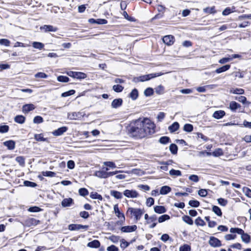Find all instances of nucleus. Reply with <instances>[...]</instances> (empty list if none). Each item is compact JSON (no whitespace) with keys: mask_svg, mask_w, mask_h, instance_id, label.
<instances>
[{"mask_svg":"<svg viewBox=\"0 0 251 251\" xmlns=\"http://www.w3.org/2000/svg\"><path fill=\"white\" fill-rule=\"evenodd\" d=\"M5 146L7 147L8 149L12 150L15 147V142L12 140H9L3 143Z\"/></svg>","mask_w":251,"mask_h":251,"instance_id":"18","label":"nucleus"},{"mask_svg":"<svg viewBox=\"0 0 251 251\" xmlns=\"http://www.w3.org/2000/svg\"><path fill=\"white\" fill-rule=\"evenodd\" d=\"M212 211L218 216H221L222 215L221 209L217 206H213L212 207Z\"/></svg>","mask_w":251,"mask_h":251,"instance_id":"36","label":"nucleus"},{"mask_svg":"<svg viewBox=\"0 0 251 251\" xmlns=\"http://www.w3.org/2000/svg\"><path fill=\"white\" fill-rule=\"evenodd\" d=\"M138 97V91L137 89H134L129 94V97L132 100H135L137 99Z\"/></svg>","mask_w":251,"mask_h":251,"instance_id":"26","label":"nucleus"},{"mask_svg":"<svg viewBox=\"0 0 251 251\" xmlns=\"http://www.w3.org/2000/svg\"><path fill=\"white\" fill-rule=\"evenodd\" d=\"M230 68V65H228V64L226 65L222 66V67L217 69L215 70V72L217 74H220V73L226 71L227 70H229Z\"/></svg>","mask_w":251,"mask_h":251,"instance_id":"22","label":"nucleus"},{"mask_svg":"<svg viewBox=\"0 0 251 251\" xmlns=\"http://www.w3.org/2000/svg\"><path fill=\"white\" fill-rule=\"evenodd\" d=\"M35 108V106L32 104H26L23 106L22 107V111L25 114H27L29 112L33 110Z\"/></svg>","mask_w":251,"mask_h":251,"instance_id":"8","label":"nucleus"},{"mask_svg":"<svg viewBox=\"0 0 251 251\" xmlns=\"http://www.w3.org/2000/svg\"><path fill=\"white\" fill-rule=\"evenodd\" d=\"M170 151L173 154H176L177 152V147L175 144H171L169 147Z\"/></svg>","mask_w":251,"mask_h":251,"instance_id":"34","label":"nucleus"},{"mask_svg":"<svg viewBox=\"0 0 251 251\" xmlns=\"http://www.w3.org/2000/svg\"><path fill=\"white\" fill-rule=\"evenodd\" d=\"M241 239L243 242L246 243H249L251 241V236L247 233H244L241 236Z\"/></svg>","mask_w":251,"mask_h":251,"instance_id":"33","label":"nucleus"},{"mask_svg":"<svg viewBox=\"0 0 251 251\" xmlns=\"http://www.w3.org/2000/svg\"><path fill=\"white\" fill-rule=\"evenodd\" d=\"M182 219L184 222L189 225H192L193 224V220L188 216L185 215L183 216Z\"/></svg>","mask_w":251,"mask_h":251,"instance_id":"37","label":"nucleus"},{"mask_svg":"<svg viewBox=\"0 0 251 251\" xmlns=\"http://www.w3.org/2000/svg\"><path fill=\"white\" fill-rule=\"evenodd\" d=\"M80 113L79 112L76 113V112H73L71 114H69L68 115V117L71 119L73 120H76L78 119L80 116Z\"/></svg>","mask_w":251,"mask_h":251,"instance_id":"40","label":"nucleus"},{"mask_svg":"<svg viewBox=\"0 0 251 251\" xmlns=\"http://www.w3.org/2000/svg\"><path fill=\"white\" fill-rule=\"evenodd\" d=\"M164 87L160 85L155 88V92L158 95H162L164 93Z\"/></svg>","mask_w":251,"mask_h":251,"instance_id":"31","label":"nucleus"},{"mask_svg":"<svg viewBox=\"0 0 251 251\" xmlns=\"http://www.w3.org/2000/svg\"><path fill=\"white\" fill-rule=\"evenodd\" d=\"M153 94V90L152 88L149 87L144 91V95L147 97L152 95Z\"/></svg>","mask_w":251,"mask_h":251,"instance_id":"43","label":"nucleus"},{"mask_svg":"<svg viewBox=\"0 0 251 251\" xmlns=\"http://www.w3.org/2000/svg\"><path fill=\"white\" fill-rule=\"evenodd\" d=\"M154 210L158 214H162L166 211L165 208L163 206H155L154 207Z\"/></svg>","mask_w":251,"mask_h":251,"instance_id":"24","label":"nucleus"},{"mask_svg":"<svg viewBox=\"0 0 251 251\" xmlns=\"http://www.w3.org/2000/svg\"><path fill=\"white\" fill-rule=\"evenodd\" d=\"M25 118L23 115H17L14 118V121L18 124H23L25 122Z\"/></svg>","mask_w":251,"mask_h":251,"instance_id":"21","label":"nucleus"},{"mask_svg":"<svg viewBox=\"0 0 251 251\" xmlns=\"http://www.w3.org/2000/svg\"><path fill=\"white\" fill-rule=\"evenodd\" d=\"M179 251H191V247L188 245L184 244L179 248Z\"/></svg>","mask_w":251,"mask_h":251,"instance_id":"57","label":"nucleus"},{"mask_svg":"<svg viewBox=\"0 0 251 251\" xmlns=\"http://www.w3.org/2000/svg\"><path fill=\"white\" fill-rule=\"evenodd\" d=\"M171 188L168 186H163L161 187L160 190V194L161 195H166L171 191Z\"/></svg>","mask_w":251,"mask_h":251,"instance_id":"20","label":"nucleus"},{"mask_svg":"<svg viewBox=\"0 0 251 251\" xmlns=\"http://www.w3.org/2000/svg\"><path fill=\"white\" fill-rule=\"evenodd\" d=\"M200 204V202L197 200H191L189 201V205L193 207H199Z\"/></svg>","mask_w":251,"mask_h":251,"instance_id":"46","label":"nucleus"},{"mask_svg":"<svg viewBox=\"0 0 251 251\" xmlns=\"http://www.w3.org/2000/svg\"><path fill=\"white\" fill-rule=\"evenodd\" d=\"M34 139L37 141H42V142H48V140L46 138H44L43 137V134H35L34 135Z\"/></svg>","mask_w":251,"mask_h":251,"instance_id":"23","label":"nucleus"},{"mask_svg":"<svg viewBox=\"0 0 251 251\" xmlns=\"http://www.w3.org/2000/svg\"><path fill=\"white\" fill-rule=\"evenodd\" d=\"M114 210L116 215L118 217V218L121 219L122 221H124L125 220V215L124 213L120 211L118 204H115L114 206Z\"/></svg>","mask_w":251,"mask_h":251,"instance_id":"12","label":"nucleus"},{"mask_svg":"<svg viewBox=\"0 0 251 251\" xmlns=\"http://www.w3.org/2000/svg\"><path fill=\"white\" fill-rule=\"evenodd\" d=\"M170 175L172 176H181V172L179 170H176L174 169H172L170 171Z\"/></svg>","mask_w":251,"mask_h":251,"instance_id":"52","label":"nucleus"},{"mask_svg":"<svg viewBox=\"0 0 251 251\" xmlns=\"http://www.w3.org/2000/svg\"><path fill=\"white\" fill-rule=\"evenodd\" d=\"M171 142L170 138L168 136H162L159 140V142L163 145H166Z\"/></svg>","mask_w":251,"mask_h":251,"instance_id":"27","label":"nucleus"},{"mask_svg":"<svg viewBox=\"0 0 251 251\" xmlns=\"http://www.w3.org/2000/svg\"><path fill=\"white\" fill-rule=\"evenodd\" d=\"M162 75V73H155L150 74L149 75H145L139 76L138 77H134L133 79L134 81L135 82H143L150 80L151 78H154L156 76H160Z\"/></svg>","mask_w":251,"mask_h":251,"instance_id":"3","label":"nucleus"},{"mask_svg":"<svg viewBox=\"0 0 251 251\" xmlns=\"http://www.w3.org/2000/svg\"><path fill=\"white\" fill-rule=\"evenodd\" d=\"M243 191L245 195L248 198H251V190L248 187H244Z\"/></svg>","mask_w":251,"mask_h":251,"instance_id":"50","label":"nucleus"},{"mask_svg":"<svg viewBox=\"0 0 251 251\" xmlns=\"http://www.w3.org/2000/svg\"><path fill=\"white\" fill-rule=\"evenodd\" d=\"M75 91L74 90H70L67 92H64L62 93L61 97H67L71 95H74L75 93Z\"/></svg>","mask_w":251,"mask_h":251,"instance_id":"49","label":"nucleus"},{"mask_svg":"<svg viewBox=\"0 0 251 251\" xmlns=\"http://www.w3.org/2000/svg\"><path fill=\"white\" fill-rule=\"evenodd\" d=\"M222 150L220 149H218L212 152V155L214 156H219L223 154Z\"/></svg>","mask_w":251,"mask_h":251,"instance_id":"62","label":"nucleus"},{"mask_svg":"<svg viewBox=\"0 0 251 251\" xmlns=\"http://www.w3.org/2000/svg\"><path fill=\"white\" fill-rule=\"evenodd\" d=\"M100 242L97 240H93L92 242L88 243V246L91 248H98L100 246Z\"/></svg>","mask_w":251,"mask_h":251,"instance_id":"28","label":"nucleus"},{"mask_svg":"<svg viewBox=\"0 0 251 251\" xmlns=\"http://www.w3.org/2000/svg\"><path fill=\"white\" fill-rule=\"evenodd\" d=\"M103 165L112 169L116 168L115 164L112 161H106L103 162Z\"/></svg>","mask_w":251,"mask_h":251,"instance_id":"47","label":"nucleus"},{"mask_svg":"<svg viewBox=\"0 0 251 251\" xmlns=\"http://www.w3.org/2000/svg\"><path fill=\"white\" fill-rule=\"evenodd\" d=\"M57 80L59 82H67L69 81V78L64 75H60L57 77Z\"/></svg>","mask_w":251,"mask_h":251,"instance_id":"51","label":"nucleus"},{"mask_svg":"<svg viewBox=\"0 0 251 251\" xmlns=\"http://www.w3.org/2000/svg\"><path fill=\"white\" fill-rule=\"evenodd\" d=\"M155 125L148 118H139L132 121L127 127L129 136L135 139H142L155 132Z\"/></svg>","mask_w":251,"mask_h":251,"instance_id":"1","label":"nucleus"},{"mask_svg":"<svg viewBox=\"0 0 251 251\" xmlns=\"http://www.w3.org/2000/svg\"><path fill=\"white\" fill-rule=\"evenodd\" d=\"M35 77L36 78H46L48 75L44 73L39 72L35 75Z\"/></svg>","mask_w":251,"mask_h":251,"instance_id":"61","label":"nucleus"},{"mask_svg":"<svg viewBox=\"0 0 251 251\" xmlns=\"http://www.w3.org/2000/svg\"><path fill=\"white\" fill-rule=\"evenodd\" d=\"M123 194L127 198H135L138 196L137 192L134 190H126L124 191Z\"/></svg>","mask_w":251,"mask_h":251,"instance_id":"5","label":"nucleus"},{"mask_svg":"<svg viewBox=\"0 0 251 251\" xmlns=\"http://www.w3.org/2000/svg\"><path fill=\"white\" fill-rule=\"evenodd\" d=\"M218 203L222 206H225L227 203V201L223 198H219L217 200Z\"/></svg>","mask_w":251,"mask_h":251,"instance_id":"60","label":"nucleus"},{"mask_svg":"<svg viewBox=\"0 0 251 251\" xmlns=\"http://www.w3.org/2000/svg\"><path fill=\"white\" fill-rule=\"evenodd\" d=\"M193 129V126L189 124H185L183 126V130L186 132H191Z\"/></svg>","mask_w":251,"mask_h":251,"instance_id":"48","label":"nucleus"},{"mask_svg":"<svg viewBox=\"0 0 251 251\" xmlns=\"http://www.w3.org/2000/svg\"><path fill=\"white\" fill-rule=\"evenodd\" d=\"M241 107L240 104L238 103L236 101H232L229 103V108L232 111H235L236 109Z\"/></svg>","mask_w":251,"mask_h":251,"instance_id":"19","label":"nucleus"},{"mask_svg":"<svg viewBox=\"0 0 251 251\" xmlns=\"http://www.w3.org/2000/svg\"><path fill=\"white\" fill-rule=\"evenodd\" d=\"M41 30H44L45 32H55L57 30L56 27L53 26L51 25H44L40 27Z\"/></svg>","mask_w":251,"mask_h":251,"instance_id":"13","label":"nucleus"},{"mask_svg":"<svg viewBox=\"0 0 251 251\" xmlns=\"http://www.w3.org/2000/svg\"><path fill=\"white\" fill-rule=\"evenodd\" d=\"M123 103V100L121 98L114 99L111 102V107L113 108H117L120 107Z\"/></svg>","mask_w":251,"mask_h":251,"instance_id":"14","label":"nucleus"},{"mask_svg":"<svg viewBox=\"0 0 251 251\" xmlns=\"http://www.w3.org/2000/svg\"><path fill=\"white\" fill-rule=\"evenodd\" d=\"M105 171L100 170L95 172L94 175L100 178H107V171L109 170L108 167L105 168Z\"/></svg>","mask_w":251,"mask_h":251,"instance_id":"9","label":"nucleus"},{"mask_svg":"<svg viewBox=\"0 0 251 251\" xmlns=\"http://www.w3.org/2000/svg\"><path fill=\"white\" fill-rule=\"evenodd\" d=\"M40 223V221L36 219L31 218L25 221V224L27 226H36Z\"/></svg>","mask_w":251,"mask_h":251,"instance_id":"15","label":"nucleus"},{"mask_svg":"<svg viewBox=\"0 0 251 251\" xmlns=\"http://www.w3.org/2000/svg\"><path fill=\"white\" fill-rule=\"evenodd\" d=\"M195 224L197 226H204L205 225V223L204 221L201 218L198 217L195 220Z\"/></svg>","mask_w":251,"mask_h":251,"instance_id":"44","label":"nucleus"},{"mask_svg":"<svg viewBox=\"0 0 251 251\" xmlns=\"http://www.w3.org/2000/svg\"><path fill=\"white\" fill-rule=\"evenodd\" d=\"M208 244L210 246L214 248H218L222 246L221 241L214 236L210 237Z\"/></svg>","mask_w":251,"mask_h":251,"instance_id":"4","label":"nucleus"},{"mask_svg":"<svg viewBox=\"0 0 251 251\" xmlns=\"http://www.w3.org/2000/svg\"><path fill=\"white\" fill-rule=\"evenodd\" d=\"M90 196L93 199H98L100 201L102 200V197L97 192H92Z\"/></svg>","mask_w":251,"mask_h":251,"instance_id":"38","label":"nucleus"},{"mask_svg":"<svg viewBox=\"0 0 251 251\" xmlns=\"http://www.w3.org/2000/svg\"><path fill=\"white\" fill-rule=\"evenodd\" d=\"M198 194L202 197H205L207 195V192L206 189H201L198 191Z\"/></svg>","mask_w":251,"mask_h":251,"instance_id":"63","label":"nucleus"},{"mask_svg":"<svg viewBox=\"0 0 251 251\" xmlns=\"http://www.w3.org/2000/svg\"><path fill=\"white\" fill-rule=\"evenodd\" d=\"M67 129V127L62 126L52 132V134L55 136H60L65 132Z\"/></svg>","mask_w":251,"mask_h":251,"instance_id":"10","label":"nucleus"},{"mask_svg":"<svg viewBox=\"0 0 251 251\" xmlns=\"http://www.w3.org/2000/svg\"><path fill=\"white\" fill-rule=\"evenodd\" d=\"M88 228V226H83L81 225H77V224H71L69 226V229L70 230H78L80 229H84L85 230L87 229Z\"/></svg>","mask_w":251,"mask_h":251,"instance_id":"7","label":"nucleus"},{"mask_svg":"<svg viewBox=\"0 0 251 251\" xmlns=\"http://www.w3.org/2000/svg\"><path fill=\"white\" fill-rule=\"evenodd\" d=\"M110 194L112 196L114 197V198L117 199H121L122 198V194L120 192L112 190L111 191Z\"/></svg>","mask_w":251,"mask_h":251,"instance_id":"29","label":"nucleus"},{"mask_svg":"<svg viewBox=\"0 0 251 251\" xmlns=\"http://www.w3.org/2000/svg\"><path fill=\"white\" fill-rule=\"evenodd\" d=\"M73 200L72 198L64 199L61 202V205L63 207H68L73 203Z\"/></svg>","mask_w":251,"mask_h":251,"instance_id":"16","label":"nucleus"},{"mask_svg":"<svg viewBox=\"0 0 251 251\" xmlns=\"http://www.w3.org/2000/svg\"><path fill=\"white\" fill-rule=\"evenodd\" d=\"M10 42L9 40L6 39H0V44L8 47L10 46Z\"/></svg>","mask_w":251,"mask_h":251,"instance_id":"58","label":"nucleus"},{"mask_svg":"<svg viewBox=\"0 0 251 251\" xmlns=\"http://www.w3.org/2000/svg\"><path fill=\"white\" fill-rule=\"evenodd\" d=\"M16 161L22 166H24L25 164V159L23 156H18L16 158Z\"/></svg>","mask_w":251,"mask_h":251,"instance_id":"41","label":"nucleus"},{"mask_svg":"<svg viewBox=\"0 0 251 251\" xmlns=\"http://www.w3.org/2000/svg\"><path fill=\"white\" fill-rule=\"evenodd\" d=\"M42 174L44 176L50 177H53L55 176V173L51 171L43 172Z\"/></svg>","mask_w":251,"mask_h":251,"instance_id":"59","label":"nucleus"},{"mask_svg":"<svg viewBox=\"0 0 251 251\" xmlns=\"http://www.w3.org/2000/svg\"><path fill=\"white\" fill-rule=\"evenodd\" d=\"M170 219V216L168 215L165 214L159 217L158 218V222L159 223H162L166 220H169Z\"/></svg>","mask_w":251,"mask_h":251,"instance_id":"55","label":"nucleus"},{"mask_svg":"<svg viewBox=\"0 0 251 251\" xmlns=\"http://www.w3.org/2000/svg\"><path fill=\"white\" fill-rule=\"evenodd\" d=\"M32 46L35 49L42 50L44 48V45L42 43H41V42H33L32 43Z\"/></svg>","mask_w":251,"mask_h":251,"instance_id":"32","label":"nucleus"},{"mask_svg":"<svg viewBox=\"0 0 251 251\" xmlns=\"http://www.w3.org/2000/svg\"><path fill=\"white\" fill-rule=\"evenodd\" d=\"M203 11L208 14H213L216 13V11L215 10V7L213 6L211 7H206L203 9Z\"/></svg>","mask_w":251,"mask_h":251,"instance_id":"42","label":"nucleus"},{"mask_svg":"<svg viewBox=\"0 0 251 251\" xmlns=\"http://www.w3.org/2000/svg\"><path fill=\"white\" fill-rule=\"evenodd\" d=\"M86 77L87 75L86 74L82 72H76L74 78H76L78 79H82L85 78Z\"/></svg>","mask_w":251,"mask_h":251,"instance_id":"30","label":"nucleus"},{"mask_svg":"<svg viewBox=\"0 0 251 251\" xmlns=\"http://www.w3.org/2000/svg\"><path fill=\"white\" fill-rule=\"evenodd\" d=\"M43 122V119L41 116H36L33 119L34 124H40Z\"/></svg>","mask_w":251,"mask_h":251,"instance_id":"53","label":"nucleus"},{"mask_svg":"<svg viewBox=\"0 0 251 251\" xmlns=\"http://www.w3.org/2000/svg\"><path fill=\"white\" fill-rule=\"evenodd\" d=\"M226 114V113L223 110L216 111L214 112L213 117L217 119H220L223 118Z\"/></svg>","mask_w":251,"mask_h":251,"instance_id":"17","label":"nucleus"},{"mask_svg":"<svg viewBox=\"0 0 251 251\" xmlns=\"http://www.w3.org/2000/svg\"><path fill=\"white\" fill-rule=\"evenodd\" d=\"M236 100H238L239 102L243 103V104L247 103L248 105L251 104L250 102L247 101V99L244 96H240L238 98H236Z\"/></svg>","mask_w":251,"mask_h":251,"instance_id":"45","label":"nucleus"},{"mask_svg":"<svg viewBox=\"0 0 251 251\" xmlns=\"http://www.w3.org/2000/svg\"><path fill=\"white\" fill-rule=\"evenodd\" d=\"M154 200L152 198H149L147 200L146 204L148 206L151 207L154 204Z\"/></svg>","mask_w":251,"mask_h":251,"instance_id":"64","label":"nucleus"},{"mask_svg":"<svg viewBox=\"0 0 251 251\" xmlns=\"http://www.w3.org/2000/svg\"><path fill=\"white\" fill-rule=\"evenodd\" d=\"M179 124L177 122H175L169 127V130L171 132H174L179 128Z\"/></svg>","mask_w":251,"mask_h":251,"instance_id":"25","label":"nucleus"},{"mask_svg":"<svg viewBox=\"0 0 251 251\" xmlns=\"http://www.w3.org/2000/svg\"><path fill=\"white\" fill-rule=\"evenodd\" d=\"M127 214H130L133 216L136 221H139L143 214V210L140 208L129 207L127 210Z\"/></svg>","mask_w":251,"mask_h":251,"instance_id":"2","label":"nucleus"},{"mask_svg":"<svg viewBox=\"0 0 251 251\" xmlns=\"http://www.w3.org/2000/svg\"><path fill=\"white\" fill-rule=\"evenodd\" d=\"M230 93L235 94H243L244 90L241 88L232 89L230 90Z\"/></svg>","mask_w":251,"mask_h":251,"instance_id":"35","label":"nucleus"},{"mask_svg":"<svg viewBox=\"0 0 251 251\" xmlns=\"http://www.w3.org/2000/svg\"><path fill=\"white\" fill-rule=\"evenodd\" d=\"M24 183L25 186L27 187H35L37 186L36 183L28 180L25 181Z\"/></svg>","mask_w":251,"mask_h":251,"instance_id":"56","label":"nucleus"},{"mask_svg":"<svg viewBox=\"0 0 251 251\" xmlns=\"http://www.w3.org/2000/svg\"><path fill=\"white\" fill-rule=\"evenodd\" d=\"M136 229L137 226L136 225H133L123 226L121 227V230L124 232H130L135 231Z\"/></svg>","mask_w":251,"mask_h":251,"instance_id":"11","label":"nucleus"},{"mask_svg":"<svg viewBox=\"0 0 251 251\" xmlns=\"http://www.w3.org/2000/svg\"><path fill=\"white\" fill-rule=\"evenodd\" d=\"M112 88L115 92L120 93L123 90L124 88L122 85L117 84L113 85Z\"/></svg>","mask_w":251,"mask_h":251,"instance_id":"39","label":"nucleus"},{"mask_svg":"<svg viewBox=\"0 0 251 251\" xmlns=\"http://www.w3.org/2000/svg\"><path fill=\"white\" fill-rule=\"evenodd\" d=\"M163 42L168 46L172 45L175 42V37L171 35H166L163 37Z\"/></svg>","mask_w":251,"mask_h":251,"instance_id":"6","label":"nucleus"},{"mask_svg":"<svg viewBox=\"0 0 251 251\" xmlns=\"http://www.w3.org/2000/svg\"><path fill=\"white\" fill-rule=\"evenodd\" d=\"M79 194L82 196H85L88 195V191L84 188H82L79 189Z\"/></svg>","mask_w":251,"mask_h":251,"instance_id":"54","label":"nucleus"}]
</instances>
